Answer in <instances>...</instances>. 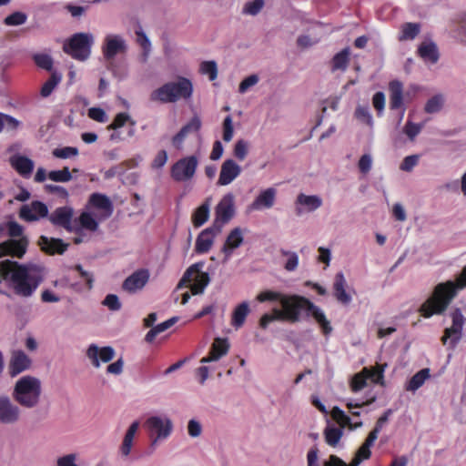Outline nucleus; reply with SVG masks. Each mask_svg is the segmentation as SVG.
Here are the masks:
<instances>
[{"instance_id":"nucleus-10","label":"nucleus","mask_w":466,"mask_h":466,"mask_svg":"<svg viewBox=\"0 0 466 466\" xmlns=\"http://www.w3.org/2000/svg\"><path fill=\"white\" fill-rule=\"evenodd\" d=\"M19 218L25 222H35L48 216L47 206L39 200L23 205L19 209Z\"/></svg>"},{"instance_id":"nucleus-47","label":"nucleus","mask_w":466,"mask_h":466,"mask_svg":"<svg viewBox=\"0 0 466 466\" xmlns=\"http://www.w3.org/2000/svg\"><path fill=\"white\" fill-rule=\"evenodd\" d=\"M363 371L367 376V379H370L372 381L379 383L383 380L384 368L381 365H376L371 368H364Z\"/></svg>"},{"instance_id":"nucleus-44","label":"nucleus","mask_w":466,"mask_h":466,"mask_svg":"<svg viewBox=\"0 0 466 466\" xmlns=\"http://www.w3.org/2000/svg\"><path fill=\"white\" fill-rule=\"evenodd\" d=\"M461 338V333L452 327L446 328L444 329L443 336L441 337V342L445 345L450 339V344L453 348L457 345Z\"/></svg>"},{"instance_id":"nucleus-15","label":"nucleus","mask_w":466,"mask_h":466,"mask_svg":"<svg viewBox=\"0 0 466 466\" xmlns=\"http://www.w3.org/2000/svg\"><path fill=\"white\" fill-rule=\"evenodd\" d=\"M220 226H212L202 230L196 239L195 251L204 254L210 250L215 237L220 233Z\"/></svg>"},{"instance_id":"nucleus-54","label":"nucleus","mask_w":466,"mask_h":466,"mask_svg":"<svg viewBox=\"0 0 466 466\" xmlns=\"http://www.w3.org/2000/svg\"><path fill=\"white\" fill-rule=\"evenodd\" d=\"M367 376L365 375L363 370L360 373L355 374L350 381L351 390L357 392L362 390L367 384Z\"/></svg>"},{"instance_id":"nucleus-20","label":"nucleus","mask_w":466,"mask_h":466,"mask_svg":"<svg viewBox=\"0 0 466 466\" xmlns=\"http://www.w3.org/2000/svg\"><path fill=\"white\" fill-rule=\"evenodd\" d=\"M31 362L30 358L24 351H14L8 367L10 376L15 377L21 372L28 370L31 366Z\"/></svg>"},{"instance_id":"nucleus-32","label":"nucleus","mask_w":466,"mask_h":466,"mask_svg":"<svg viewBox=\"0 0 466 466\" xmlns=\"http://www.w3.org/2000/svg\"><path fill=\"white\" fill-rule=\"evenodd\" d=\"M209 200L207 199L192 214V223L195 228L201 227L209 218Z\"/></svg>"},{"instance_id":"nucleus-22","label":"nucleus","mask_w":466,"mask_h":466,"mask_svg":"<svg viewBox=\"0 0 466 466\" xmlns=\"http://www.w3.org/2000/svg\"><path fill=\"white\" fill-rule=\"evenodd\" d=\"M229 350V344L227 339L216 338L211 345L210 350L206 357L200 360L201 363L217 361L225 356Z\"/></svg>"},{"instance_id":"nucleus-55","label":"nucleus","mask_w":466,"mask_h":466,"mask_svg":"<svg viewBox=\"0 0 466 466\" xmlns=\"http://www.w3.org/2000/svg\"><path fill=\"white\" fill-rule=\"evenodd\" d=\"M264 6V0H253L247 2L243 8V13L256 15Z\"/></svg>"},{"instance_id":"nucleus-19","label":"nucleus","mask_w":466,"mask_h":466,"mask_svg":"<svg viewBox=\"0 0 466 466\" xmlns=\"http://www.w3.org/2000/svg\"><path fill=\"white\" fill-rule=\"evenodd\" d=\"M240 173L241 167L233 159H227L221 166L217 184L218 186H227L237 178Z\"/></svg>"},{"instance_id":"nucleus-4","label":"nucleus","mask_w":466,"mask_h":466,"mask_svg":"<svg viewBox=\"0 0 466 466\" xmlns=\"http://www.w3.org/2000/svg\"><path fill=\"white\" fill-rule=\"evenodd\" d=\"M204 262H197L191 265L183 274L177 285V289H183L190 285V290L193 295L202 294L210 281L208 273L203 272Z\"/></svg>"},{"instance_id":"nucleus-64","label":"nucleus","mask_w":466,"mask_h":466,"mask_svg":"<svg viewBox=\"0 0 466 466\" xmlns=\"http://www.w3.org/2000/svg\"><path fill=\"white\" fill-rule=\"evenodd\" d=\"M201 128V120L198 116H193L190 121L182 127V130L188 135L192 132H198Z\"/></svg>"},{"instance_id":"nucleus-52","label":"nucleus","mask_w":466,"mask_h":466,"mask_svg":"<svg viewBox=\"0 0 466 466\" xmlns=\"http://www.w3.org/2000/svg\"><path fill=\"white\" fill-rule=\"evenodd\" d=\"M284 296V294L280 293V292H278V291H273V290H264L262 292H260L258 296H257V300L259 301V302H266V301H279L280 302L282 297Z\"/></svg>"},{"instance_id":"nucleus-3","label":"nucleus","mask_w":466,"mask_h":466,"mask_svg":"<svg viewBox=\"0 0 466 466\" xmlns=\"http://www.w3.org/2000/svg\"><path fill=\"white\" fill-rule=\"evenodd\" d=\"M41 393L40 380L32 376H24L15 382L12 396L22 407L32 409L38 405Z\"/></svg>"},{"instance_id":"nucleus-26","label":"nucleus","mask_w":466,"mask_h":466,"mask_svg":"<svg viewBox=\"0 0 466 466\" xmlns=\"http://www.w3.org/2000/svg\"><path fill=\"white\" fill-rule=\"evenodd\" d=\"M243 243V234L240 228H233L228 235L222 247V251L227 258L232 255L234 249L238 248Z\"/></svg>"},{"instance_id":"nucleus-56","label":"nucleus","mask_w":466,"mask_h":466,"mask_svg":"<svg viewBox=\"0 0 466 466\" xmlns=\"http://www.w3.org/2000/svg\"><path fill=\"white\" fill-rule=\"evenodd\" d=\"M280 253L283 256L288 257V260L285 264V269L288 271H293L297 268L299 264V257L295 252L287 251L285 249H280Z\"/></svg>"},{"instance_id":"nucleus-39","label":"nucleus","mask_w":466,"mask_h":466,"mask_svg":"<svg viewBox=\"0 0 466 466\" xmlns=\"http://www.w3.org/2000/svg\"><path fill=\"white\" fill-rule=\"evenodd\" d=\"M342 435L343 431L339 428L328 427L324 431L325 441L331 447H336L338 445Z\"/></svg>"},{"instance_id":"nucleus-25","label":"nucleus","mask_w":466,"mask_h":466,"mask_svg":"<svg viewBox=\"0 0 466 466\" xmlns=\"http://www.w3.org/2000/svg\"><path fill=\"white\" fill-rule=\"evenodd\" d=\"M88 203L93 208L101 210L102 216L105 218H109L113 213V205L106 195L93 193L89 198Z\"/></svg>"},{"instance_id":"nucleus-13","label":"nucleus","mask_w":466,"mask_h":466,"mask_svg":"<svg viewBox=\"0 0 466 466\" xmlns=\"http://www.w3.org/2000/svg\"><path fill=\"white\" fill-rule=\"evenodd\" d=\"M21 410L8 396H0V423L15 424L20 420Z\"/></svg>"},{"instance_id":"nucleus-17","label":"nucleus","mask_w":466,"mask_h":466,"mask_svg":"<svg viewBox=\"0 0 466 466\" xmlns=\"http://www.w3.org/2000/svg\"><path fill=\"white\" fill-rule=\"evenodd\" d=\"M149 279L147 269H138L128 276L122 284V289L128 293L142 289Z\"/></svg>"},{"instance_id":"nucleus-1","label":"nucleus","mask_w":466,"mask_h":466,"mask_svg":"<svg viewBox=\"0 0 466 466\" xmlns=\"http://www.w3.org/2000/svg\"><path fill=\"white\" fill-rule=\"evenodd\" d=\"M466 288V265L456 277L455 281L448 280L435 286L431 295L420 305L419 312L424 318L442 314L457 296L459 289Z\"/></svg>"},{"instance_id":"nucleus-30","label":"nucleus","mask_w":466,"mask_h":466,"mask_svg":"<svg viewBox=\"0 0 466 466\" xmlns=\"http://www.w3.org/2000/svg\"><path fill=\"white\" fill-rule=\"evenodd\" d=\"M249 312L250 309L248 302L243 301L238 304L232 312L231 325L235 329L241 328L244 325Z\"/></svg>"},{"instance_id":"nucleus-27","label":"nucleus","mask_w":466,"mask_h":466,"mask_svg":"<svg viewBox=\"0 0 466 466\" xmlns=\"http://www.w3.org/2000/svg\"><path fill=\"white\" fill-rule=\"evenodd\" d=\"M304 304H306L305 310L308 311L320 325L322 328L323 333L328 335L331 332V326L329 321L327 320L325 314L319 309V307L314 305L309 299L303 300Z\"/></svg>"},{"instance_id":"nucleus-46","label":"nucleus","mask_w":466,"mask_h":466,"mask_svg":"<svg viewBox=\"0 0 466 466\" xmlns=\"http://www.w3.org/2000/svg\"><path fill=\"white\" fill-rule=\"evenodd\" d=\"M33 60L42 69L51 71L53 68V59L47 54H35L33 56Z\"/></svg>"},{"instance_id":"nucleus-5","label":"nucleus","mask_w":466,"mask_h":466,"mask_svg":"<svg viewBox=\"0 0 466 466\" xmlns=\"http://www.w3.org/2000/svg\"><path fill=\"white\" fill-rule=\"evenodd\" d=\"M92 45V35L76 33L64 44L63 50L74 59L85 61L90 56Z\"/></svg>"},{"instance_id":"nucleus-23","label":"nucleus","mask_w":466,"mask_h":466,"mask_svg":"<svg viewBox=\"0 0 466 466\" xmlns=\"http://www.w3.org/2000/svg\"><path fill=\"white\" fill-rule=\"evenodd\" d=\"M148 429L157 433V438H167L172 430V423L170 420H162L159 417H150L147 420Z\"/></svg>"},{"instance_id":"nucleus-40","label":"nucleus","mask_w":466,"mask_h":466,"mask_svg":"<svg viewBox=\"0 0 466 466\" xmlns=\"http://www.w3.org/2000/svg\"><path fill=\"white\" fill-rule=\"evenodd\" d=\"M127 123H130L131 126H135L136 124L127 113L121 112L116 115L111 124L107 126V129L116 131L123 127Z\"/></svg>"},{"instance_id":"nucleus-33","label":"nucleus","mask_w":466,"mask_h":466,"mask_svg":"<svg viewBox=\"0 0 466 466\" xmlns=\"http://www.w3.org/2000/svg\"><path fill=\"white\" fill-rule=\"evenodd\" d=\"M138 428H139L138 421H134L129 426L128 430L127 431V432L124 436V440H123V442L120 447L122 455H124V456L129 455L131 449H132V445H133V440H134L135 434L137 433Z\"/></svg>"},{"instance_id":"nucleus-6","label":"nucleus","mask_w":466,"mask_h":466,"mask_svg":"<svg viewBox=\"0 0 466 466\" xmlns=\"http://www.w3.org/2000/svg\"><path fill=\"white\" fill-rule=\"evenodd\" d=\"M198 166L196 156L184 157L171 166L170 177L176 182L189 181L194 177Z\"/></svg>"},{"instance_id":"nucleus-48","label":"nucleus","mask_w":466,"mask_h":466,"mask_svg":"<svg viewBox=\"0 0 466 466\" xmlns=\"http://www.w3.org/2000/svg\"><path fill=\"white\" fill-rule=\"evenodd\" d=\"M79 223L82 226V228L88 229L90 231H96L98 228V223L88 212H83L79 216Z\"/></svg>"},{"instance_id":"nucleus-61","label":"nucleus","mask_w":466,"mask_h":466,"mask_svg":"<svg viewBox=\"0 0 466 466\" xmlns=\"http://www.w3.org/2000/svg\"><path fill=\"white\" fill-rule=\"evenodd\" d=\"M3 123L4 129L6 131H16L21 126V122L18 119L5 113L3 116Z\"/></svg>"},{"instance_id":"nucleus-58","label":"nucleus","mask_w":466,"mask_h":466,"mask_svg":"<svg viewBox=\"0 0 466 466\" xmlns=\"http://www.w3.org/2000/svg\"><path fill=\"white\" fill-rule=\"evenodd\" d=\"M5 228L7 229V234L11 238H19L23 236L24 228L20 224H18L16 221H8L5 223Z\"/></svg>"},{"instance_id":"nucleus-62","label":"nucleus","mask_w":466,"mask_h":466,"mask_svg":"<svg viewBox=\"0 0 466 466\" xmlns=\"http://www.w3.org/2000/svg\"><path fill=\"white\" fill-rule=\"evenodd\" d=\"M355 116L360 120L368 124L369 126H372V116L369 111L367 106H358L355 110Z\"/></svg>"},{"instance_id":"nucleus-29","label":"nucleus","mask_w":466,"mask_h":466,"mask_svg":"<svg viewBox=\"0 0 466 466\" xmlns=\"http://www.w3.org/2000/svg\"><path fill=\"white\" fill-rule=\"evenodd\" d=\"M418 55L424 60L431 64L437 63L439 60V51L435 43L422 42L418 48Z\"/></svg>"},{"instance_id":"nucleus-16","label":"nucleus","mask_w":466,"mask_h":466,"mask_svg":"<svg viewBox=\"0 0 466 466\" xmlns=\"http://www.w3.org/2000/svg\"><path fill=\"white\" fill-rule=\"evenodd\" d=\"M37 244L44 253L50 256L56 254L62 255L69 247V244L64 242L61 238H48L46 236H40Z\"/></svg>"},{"instance_id":"nucleus-42","label":"nucleus","mask_w":466,"mask_h":466,"mask_svg":"<svg viewBox=\"0 0 466 466\" xmlns=\"http://www.w3.org/2000/svg\"><path fill=\"white\" fill-rule=\"evenodd\" d=\"M27 20V15L24 12L16 11L4 19V24L7 26H17L24 25Z\"/></svg>"},{"instance_id":"nucleus-35","label":"nucleus","mask_w":466,"mask_h":466,"mask_svg":"<svg viewBox=\"0 0 466 466\" xmlns=\"http://www.w3.org/2000/svg\"><path fill=\"white\" fill-rule=\"evenodd\" d=\"M349 62L350 50L349 48H344L333 56L331 60V70L333 72L337 70L345 71L348 67Z\"/></svg>"},{"instance_id":"nucleus-59","label":"nucleus","mask_w":466,"mask_h":466,"mask_svg":"<svg viewBox=\"0 0 466 466\" xmlns=\"http://www.w3.org/2000/svg\"><path fill=\"white\" fill-rule=\"evenodd\" d=\"M234 135L233 121L231 116H227L223 121V140L229 142Z\"/></svg>"},{"instance_id":"nucleus-28","label":"nucleus","mask_w":466,"mask_h":466,"mask_svg":"<svg viewBox=\"0 0 466 466\" xmlns=\"http://www.w3.org/2000/svg\"><path fill=\"white\" fill-rule=\"evenodd\" d=\"M346 285L347 283L343 273H337L333 283L334 296L338 301L345 305L351 301V297L346 292Z\"/></svg>"},{"instance_id":"nucleus-14","label":"nucleus","mask_w":466,"mask_h":466,"mask_svg":"<svg viewBox=\"0 0 466 466\" xmlns=\"http://www.w3.org/2000/svg\"><path fill=\"white\" fill-rule=\"evenodd\" d=\"M390 108V110H400V121L402 119L406 107L403 103V84L399 80H392L389 83Z\"/></svg>"},{"instance_id":"nucleus-51","label":"nucleus","mask_w":466,"mask_h":466,"mask_svg":"<svg viewBox=\"0 0 466 466\" xmlns=\"http://www.w3.org/2000/svg\"><path fill=\"white\" fill-rule=\"evenodd\" d=\"M423 127V124H415L411 121H407L404 126L403 132L410 138V140L413 141L415 137L420 133Z\"/></svg>"},{"instance_id":"nucleus-9","label":"nucleus","mask_w":466,"mask_h":466,"mask_svg":"<svg viewBox=\"0 0 466 466\" xmlns=\"http://www.w3.org/2000/svg\"><path fill=\"white\" fill-rule=\"evenodd\" d=\"M127 49V46L126 41L121 35H106L102 46V53L104 58L110 65L113 63V60L116 55L126 53Z\"/></svg>"},{"instance_id":"nucleus-43","label":"nucleus","mask_w":466,"mask_h":466,"mask_svg":"<svg viewBox=\"0 0 466 466\" xmlns=\"http://www.w3.org/2000/svg\"><path fill=\"white\" fill-rule=\"evenodd\" d=\"M48 178L55 182H68L72 179V175L67 167H63L61 170H53L48 174Z\"/></svg>"},{"instance_id":"nucleus-53","label":"nucleus","mask_w":466,"mask_h":466,"mask_svg":"<svg viewBox=\"0 0 466 466\" xmlns=\"http://www.w3.org/2000/svg\"><path fill=\"white\" fill-rule=\"evenodd\" d=\"M443 99L441 96H434L425 105V111L429 114L439 112L441 109Z\"/></svg>"},{"instance_id":"nucleus-57","label":"nucleus","mask_w":466,"mask_h":466,"mask_svg":"<svg viewBox=\"0 0 466 466\" xmlns=\"http://www.w3.org/2000/svg\"><path fill=\"white\" fill-rule=\"evenodd\" d=\"M136 35L137 43L143 48L144 56L147 57L151 48L150 41L141 28L136 30Z\"/></svg>"},{"instance_id":"nucleus-38","label":"nucleus","mask_w":466,"mask_h":466,"mask_svg":"<svg viewBox=\"0 0 466 466\" xmlns=\"http://www.w3.org/2000/svg\"><path fill=\"white\" fill-rule=\"evenodd\" d=\"M420 31V25L418 23H405L401 25V35L400 40H412Z\"/></svg>"},{"instance_id":"nucleus-11","label":"nucleus","mask_w":466,"mask_h":466,"mask_svg":"<svg viewBox=\"0 0 466 466\" xmlns=\"http://www.w3.org/2000/svg\"><path fill=\"white\" fill-rule=\"evenodd\" d=\"M50 223L58 228H63L68 232L74 230L72 221L74 218V208L70 206L58 207L46 217Z\"/></svg>"},{"instance_id":"nucleus-60","label":"nucleus","mask_w":466,"mask_h":466,"mask_svg":"<svg viewBox=\"0 0 466 466\" xmlns=\"http://www.w3.org/2000/svg\"><path fill=\"white\" fill-rule=\"evenodd\" d=\"M248 155V143L239 139L236 142L234 147V156L240 161L244 160Z\"/></svg>"},{"instance_id":"nucleus-8","label":"nucleus","mask_w":466,"mask_h":466,"mask_svg":"<svg viewBox=\"0 0 466 466\" xmlns=\"http://www.w3.org/2000/svg\"><path fill=\"white\" fill-rule=\"evenodd\" d=\"M235 198L232 193L226 194L218 202L215 209L214 226H220L228 223L235 215Z\"/></svg>"},{"instance_id":"nucleus-37","label":"nucleus","mask_w":466,"mask_h":466,"mask_svg":"<svg viewBox=\"0 0 466 466\" xmlns=\"http://www.w3.org/2000/svg\"><path fill=\"white\" fill-rule=\"evenodd\" d=\"M376 440L375 433H369L362 445L358 449L355 456L362 461L370 459L371 456L370 448L373 446Z\"/></svg>"},{"instance_id":"nucleus-24","label":"nucleus","mask_w":466,"mask_h":466,"mask_svg":"<svg viewBox=\"0 0 466 466\" xmlns=\"http://www.w3.org/2000/svg\"><path fill=\"white\" fill-rule=\"evenodd\" d=\"M277 191L273 187H268L261 191L250 205V209L259 210L262 208H270L274 206Z\"/></svg>"},{"instance_id":"nucleus-7","label":"nucleus","mask_w":466,"mask_h":466,"mask_svg":"<svg viewBox=\"0 0 466 466\" xmlns=\"http://www.w3.org/2000/svg\"><path fill=\"white\" fill-rule=\"evenodd\" d=\"M303 300L308 299L298 295H284L280 300L286 321L295 323L299 320L300 311L305 310Z\"/></svg>"},{"instance_id":"nucleus-50","label":"nucleus","mask_w":466,"mask_h":466,"mask_svg":"<svg viewBox=\"0 0 466 466\" xmlns=\"http://www.w3.org/2000/svg\"><path fill=\"white\" fill-rule=\"evenodd\" d=\"M200 72L203 75H208L211 81L215 80L218 76V66L215 61H204L200 65Z\"/></svg>"},{"instance_id":"nucleus-21","label":"nucleus","mask_w":466,"mask_h":466,"mask_svg":"<svg viewBox=\"0 0 466 466\" xmlns=\"http://www.w3.org/2000/svg\"><path fill=\"white\" fill-rule=\"evenodd\" d=\"M11 167L24 178H29L35 167L34 161L23 155H14L10 157Z\"/></svg>"},{"instance_id":"nucleus-45","label":"nucleus","mask_w":466,"mask_h":466,"mask_svg":"<svg viewBox=\"0 0 466 466\" xmlns=\"http://www.w3.org/2000/svg\"><path fill=\"white\" fill-rule=\"evenodd\" d=\"M52 155L56 158L66 159L78 155V149L74 147H57L52 151Z\"/></svg>"},{"instance_id":"nucleus-31","label":"nucleus","mask_w":466,"mask_h":466,"mask_svg":"<svg viewBox=\"0 0 466 466\" xmlns=\"http://www.w3.org/2000/svg\"><path fill=\"white\" fill-rule=\"evenodd\" d=\"M431 370L429 368H424L416 372L405 385V390L408 391H416L419 390L425 381L430 379Z\"/></svg>"},{"instance_id":"nucleus-63","label":"nucleus","mask_w":466,"mask_h":466,"mask_svg":"<svg viewBox=\"0 0 466 466\" xmlns=\"http://www.w3.org/2000/svg\"><path fill=\"white\" fill-rule=\"evenodd\" d=\"M372 104L378 112V116H381L385 107V95L383 92H376L372 97Z\"/></svg>"},{"instance_id":"nucleus-12","label":"nucleus","mask_w":466,"mask_h":466,"mask_svg":"<svg viewBox=\"0 0 466 466\" xmlns=\"http://www.w3.org/2000/svg\"><path fill=\"white\" fill-rule=\"evenodd\" d=\"M29 240L27 237H21L18 239H8L0 243V258L11 256L21 258L25 254Z\"/></svg>"},{"instance_id":"nucleus-41","label":"nucleus","mask_w":466,"mask_h":466,"mask_svg":"<svg viewBox=\"0 0 466 466\" xmlns=\"http://www.w3.org/2000/svg\"><path fill=\"white\" fill-rule=\"evenodd\" d=\"M61 75L53 72L46 82L41 87L40 94L43 97H46L51 95L55 87L60 83Z\"/></svg>"},{"instance_id":"nucleus-49","label":"nucleus","mask_w":466,"mask_h":466,"mask_svg":"<svg viewBox=\"0 0 466 466\" xmlns=\"http://www.w3.org/2000/svg\"><path fill=\"white\" fill-rule=\"evenodd\" d=\"M331 417L341 428L350 425V418L337 406L332 409Z\"/></svg>"},{"instance_id":"nucleus-34","label":"nucleus","mask_w":466,"mask_h":466,"mask_svg":"<svg viewBox=\"0 0 466 466\" xmlns=\"http://www.w3.org/2000/svg\"><path fill=\"white\" fill-rule=\"evenodd\" d=\"M178 318L173 317L160 324H157V326H154L151 328V329L147 333L145 337V340L148 343H152L156 337L160 334L161 332L166 331L169 328H171L177 321Z\"/></svg>"},{"instance_id":"nucleus-2","label":"nucleus","mask_w":466,"mask_h":466,"mask_svg":"<svg viewBox=\"0 0 466 466\" xmlns=\"http://www.w3.org/2000/svg\"><path fill=\"white\" fill-rule=\"evenodd\" d=\"M193 86L189 79L179 77L177 82H167L150 94V100L163 104L175 103L192 96Z\"/></svg>"},{"instance_id":"nucleus-36","label":"nucleus","mask_w":466,"mask_h":466,"mask_svg":"<svg viewBox=\"0 0 466 466\" xmlns=\"http://www.w3.org/2000/svg\"><path fill=\"white\" fill-rule=\"evenodd\" d=\"M296 203L307 207L308 211H314L322 205V200L316 195L308 196L303 193L299 194Z\"/></svg>"},{"instance_id":"nucleus-18","label":"nucleus","mask_w":466,"mask_h":466,"mask_svg":"<svg viewBox=\"0 0 466 466\" xmlns=\"http://www.w3.org/2000/svg\"><path fill=\"white\" fill-rule=\"evenodd\" d=\"M86 356L91 360L94 367L99 368V360L105 363L109 362L115 356V350L110 346H106L99 349L96 345L92 344L87 349Z\"/></svg>"}]
</instances>
